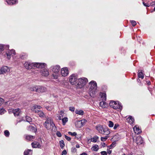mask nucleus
<instances>
[{
    "label": "nucleus",
    "instance_id": "1",
    "mask_svg": "<svg viewBox=\"0 0 155 155\" xmlns=\"http://www.w3.org/2000/svg\"><path fill=\"white\" fill-rule=\"evenodd\" d=\"M45 64L40 63H31L26 62L24 64V66L26 69H30L35 68L42 69L45 68Z\"/></svg>",
    "mask_w": 155,
    "mask_h": 155
},
{
    "label": "nucleus",
    "instance_id": "2",
    "mask_svg": "<svg viewBox=\"0 0 155 155\" xmlns=\"http://www.w3.org/2000/svg\"><path fill=\"white\" fill-rule=\"evenodd\" d=\"M44 125L47 130H51L54 131L57 130V127L51 117H46V120L44 123Z\"/></svg>",
    "mask_w": 155,
    "mask_h": 155
},
{
    "label": "nucleus",
    "instance_id": "3",
    "mask_svg": "<svg viewBox=\"0 0 155 155\" xmlns=\"http://www.w3.org/2000/svg\"><path fill=\"white\" fill-rule=\"evenodd\" d=\"M89 94L91 97H94L96 92L97 84L95 81H91L89 83Z\"/></svg>",
    "mask_w": 155,
    "mask_h": 155
},
{
    "label": "nucleus",
    "instance_id": "4",
    "mask_svg": "<svg viewBox=\"0 0 155 155\" xmlns=\"http://www.w3.org/2000/svg\"><path fill=\"white\" fill-rule=\"evenodd\" d=\"M88 82L87 79L85 78H78V80L77 84L75 85L77 88H81L85 86Z\"/></svg>",
    "mask_w": 155,
    "mask_h": 155
},
{
    "label": "nucleus",
    "instance_id": "5",
    "mask_svg": "<svg viewBox=\"0 0 155 155\" xmlns=\"http://www.w3.org/2000/svg\"><path fill=\"white\" fill-rule=\"evenodd\" d=\"M96 129L99 132L103 134L108 135L110 134V131L107 128H104L103 126L99 125L96 127Z\"/></svg>",
    "mask_w": 155,
    "mask_h": 155
},
{
    "label": "nucleus",
    "instance_id": "6",
    "mask_svg": "<svg viewBox=\"0 0 155 155\" xmlns=\"http://www.w3.org/2000/svg\"><path fill=\"white\" fill-rule=\"evenodd\" d=\"M109 105L111 107L114 109H119L121 110L122 108L121 103L119 101H111L109 103Z\"/></svg>",
    "mask_w": 155,
    "mask_h": 155
},
{
    "label": "nucleus",
    "instance_id": "7",
    "mask_svg": "<svg viewBox=\"0 0 155 155\" xmlns=\"http://www.w3.org/2000/svg\"><path fill=\"white\" fill-rule=\"evenodd\" d=\"M78 79L77 76L75 74H73L70 76L69 81L71 84L75 85Z\"/></svg>",
    "mask_w": 155,
    "mask_h": 155
},
{
    "label": "nucleus",
    "instance_id": "8",
    "mask_svg": "<svg viewBox=\"0 0 155 155\" xmlns=\"http://www.w3.org/2000/svg\"><path fill=\"white\" fill-rule=\"evenodd\" d=\"M15 54V51L14 49H12L11 50H7L5 54L7 55V58L9 60L10 59L11 56H14Z\"/></svg>",
    "mask_w": 155,
    "mask_h": 155
},
{
    "label": "nucleus",
    "instance_id": "9",
    "mask_svg": "<svg viewBox=\"0 0 155 155\" xmlns=\"http://www.w3.org/2000/svg\"><path fill=\"white\" fill-rule=\"evenodd\" d=\"M32 110L34 112L37 114L41 117H45V114L42 111L38 110H36V108L35 107L32 109Z\"/></svg>",
    "mask_w": 155,
    "mask_h": 155
},
{
    "label": "nucleus",
    "instance_id": "10",
    "mask_svg": "<svg viewBox=\"0 0 155 155\" xmlns=\"http://www.w3.org/2000/svg\"><path fill=\"white\" fill-rule=\"evenodd\" d=\"M61 72V75L63 77H65L68 74V70L67 68H62Z\"/></svg>",
    "mask_w": 155,
    "mask_h": 155
},
{
    "label": "nucleus",
    "instance_id": "11",
    "mask_svg": "<svg viewBox=\"0 0 155 155\" xmlns=\"http://www.w3.org/2000/svg\"><path fill=\"white\" fill-rule=\"evenodd\" d=\"M36 92L38 93H42L46 91L45 87L41 86H37Z\"/></svg>",
    "mask_w": 155,
    "mask_h": 155
},
{
    "label": "nucleus",
    "instance_id": "12",
    "mask_svg": "<svg viewBox=\"0 0 155 155\" xmlns=\"http://www.w3.org/2000/svg\"><path fill=\"white\" fill-rule=\"evenodd\" d=\"M51 69L55 73H58L60 70V67L59 65H56L55 66H52L51 68Z\"/></svg>",
    "mask_w": 155,
    "mask_h": 155
},
{
    "label": "nucleus",
    "instance_id": "13",
    "mask_svg": "<svg viewBox=\"0 0 155 155\" xmlns=\"http://www.w3.org/2000/svg\"><path fill=\"white\" fill-rule=\"evenodd\" d=\"M45 67L46 66H45L44 69L41 70V74L42 76L47 77L49 74V72L48 71L47 69L45 68ZM43 69H44V68H43ZM42 69H43V68Z\"/></svg>",
    "mask_w": 155,
    "mask_h": 155
},
{
    "label": "nucleus",
    "instance_id": "14",
    "mask_svg": "<svg viewBox=\"0 0 155 155\" xmlns=\"http://www.w3.org/2000/svg\"><path fill=\"white\" fill-rule=\"evenodd\" d=\"M136 142L137 144L140 145L143 143V140L140 136H139L137 137L136 140Z\"/></svg>",
    "mask_w": 155,
    "mask_h": 155
},
{
    "label": "nucleus",
    "instance_id": "15",
    "mask_svg": "<svg viewBox=\"0 0 155 155\" xmlns=\"http://www.w3.org/2000/svg\"><path fill=\"white\" fill-rule=\"evenodd\" d=\"M31 145L32 147L34 148H40L41 146L40 143L36 141L32 142Z\"/></svg>",
    "mask_w": 155,
    "mask_h": 155
},
{
    "label": "nucleus",
    "instance_id": "16",
    "mask_svg": "<svg viewBox=\"0 0 155 155\" xmlns=\"http://www.w3.org/2000/svg\"><path fill=\"white\" fill-rule=\"evenodd\" d=\"M134 130L135 134H138L142 132L141 130L140 129L139 127L137 125H136L133 128Z\"/></svg>",
    "mask_w": 155,
    "mask_h": 155
},
{
    "label": "nucleus",
    "instance_id": "17",
    "mask_svg": "<svg viewBox=\"0 0 155 155\" xmlns=\"http://www.w3.org/2000/svg\"><path fill=\"white\" fill-rule=\"evenodd\" d=\"M1 70L2 72V74H4L10 71L9 68L7 66H5L1 68Z\"/></svg>",
    "mask_w": 155,
    "mask_h": 155
},
{
    "label": "nucleus",
    "instance_id": "18",
    "mask_svg": "<svg viewBox=\"0 0 155 155\" xmlns=\"http://www.w3.org/2000/svg\"><path fill=\"white\" fill-rule=\"evenodd\" d=\"M12 112L15 117H18L19 115L20 110L19 108L13 110Z\"/></svg>",
    "mask_w": 155,
    "mask_h": 155
},
{
    "label": "nucleus",
    "instance_id": "19",
    "mask_svg": "<svg viewBox=\"0 0 155 155\" xmlns=\"http://www.w3.org/2000/svg\"><path fill=\"white\" fill-rule=\"evenodd\" d=\"M8 4L9 5H12L17 3V0H5Z\"/></svg>",
    "mask_w": 155,
    "mask_h": 155
},
{
    "label": "nucleus",
    "instance_id": "20",
    "mask_svg": "<svg viewBox=\"0 0 155 155\" xmlns=\"http://www.w3.org/2000/svg\"><path fill=\"white\" fill-rule=\"evenodd\" d=\"M9 48V45H0V52L2 51L4 49L8 50Z\"/></svg>",
    "mask_w": 155,
    "mask_h": 155
},
{
    "label": "nucleus",
    "instance_id": "21",
    "mask_svg": "<svg viewBox=\"0 0 155 155\" xmlns=\"http://www.w3.org/2000/svg\"><path fill=\"white\" fill-rule=\"evenodd\" d=\"M105 101H102L100 103V106L102 108H106L108 106L107 104Z\"/></svg>",
    "mask_w": 155,
    "mask_h": 155
},
{
    "label": "nucleus",
    "instance_id": "22",
    "mask_svg": "<svg viewBox=\"0 0 155 155\" xmlns=\"http://www.w3.org/2000/svg\"><path fill=\"white\" fill-rule=\"evenodd\" d=\"M138 76L139 78L143 79L144 78V74L143 71L142 70H140L138 72Z\"/></svg>",
    "mask_w": 155,
    "mask_h": 155
},
{
    "label": "nucleus",
    "instance_id": "23",
    "mask_svg": "<svg viewBox=\"0 0 155 155\" xmlns=\"http://www.w3.org/2000/svg\"><path fill=\"white\" fill-rule=\"evenodd\" d=\"M102 101H106V94L104 93H101L100 94Z\"/></svg>",
    "mask_w": 155,
    "mask_h": 155
},
{
    "label": "nucleus",
    "instance_id": "24",
    "mask_svg": "<svg viewBox=\"0 0 155 155\" xmlns=\"http://www.w3.org/2000/svg\"><path fill=\"white\" fill-rule=\"evenodd\" d=\"M128 122L130 124H133L134 121V119L131 116H130L127 119Z\"/></svg>",
    "mask_w": 155,
    "mask_h": 155
},
{
    "label": "nucleus",
    "instance_id": "25",
    "mask_svg": "<svg viewBox=\"0 0 155 155\" xmlns=\"http://www.w3.org/2000/svg\"><path fill=\"white\" fill-rule=\"evenodd\" d=\"M34 138H35L34 136L30 135H26L25 137L26 140L29 141H32Z\"/></svg>",
    "mask_w": 155,
    "mask_h": 155
},
{
    "label": "nucleus",
    "instance_id": "26",
    "mask_svg": "<svg viewBox=\"0 0 155 155\" xmlns=\"http://www.w3.org/2000/svg\"><path fill=\"white\" fill-rule=\"evenodd\" d=\"M98 149V146L96 144L93 146L91 148L92 150L94 151H97Z\"/></svg>",
    "mask_w": 155,
    "mask_h": 155
},
{
    "label": "nucleus",
    "instance_id": "27",
    "mask_svg": "<svg viewBox=\"0 0 155 155\" xmlns=\"http://www.w3.org/2000/svg\"><path fill=\"white\" fill-rule=\"evenodd\" d=\"M75 113L76 114L80 115H83L84 114L83 110H76L75 111Z\"/></svg>",
    "mask_w": 155,
    "mask_h": 155
},
{
    "label": "nucleus",
    "instance_id": "28",
    "mask_svg": "<svg viewBox=\"0 0 155 155\" xmlns=\"http://www.w3.org/2000/svg\"><path fill=\"white\" fill-rule=\"evenodd\" d=\"M32 154V151L31 150H25L24 152V155H31Z\"/></svg>",
    "mask_w": 155,
    "mask_h": 155
},
{
    "label": "nucleus",
    "instance_id": "29",
    "mask_svg": "<svg viewBox=\"0 0 155 155\" xmlns=\"http://www.w3.org/2000/svg\"><path fill=\"white\" fill-rule=\"evenodd\" d=\"M75 125L76 127L78 128H81L82 127L80 120L77 121L75 123Z\"/></svg>",
    "mask_w": 155,
    "mask_h": 155
},
{
    "label": "nucleus",
    "instance_id": "30",
    "mask_svg": "<svg viewBox=\"0 0 155 155\" xmlns=\"http://www.w3.org/2000/svg\"><path fill=\"white\" fill-rule=\"evenodd\" d=\"M99 138L97 136H94L91 139V141L95 143L97 142V140Z\"/></svg>",
    "mask_w": 155,
    "mask_h": 155
},
{
    "label": "nucleus",
    "instance_id": "31",
    "mask_svg": "<svg viewBox=\"0 0 155 155\" xmlns=\"http://www.w3.org/2000/svg\"><path fill=\"white\" fill-rule=\"evenodd\" d=\"M37 86H32L29 89L30 91H35L36 92V91H37Z\"/></svg>",
    "mask_w": 155,
    "mask_h": 155
},
{
    "label": "nucleus",
    "instance_id": "32",
    "mask_svg": "<svg viewBox=\"0 0 155 155\" xmlns=\"http://www.w3.org/2000/svg\"><path fill=\"white\" fill-rule=\"evenodd\" d=\"M6 112V110L3 107L0 108V115L4 114Z\"/></svg>",
    "mask_w": 155,
    "mask_h": 155
},
{
    "label": "nucleus",
    "instance_id": "33",
    "mask_svg": "<svg viewBox=\"0 0 155 155\" xmlns=\"http://www.w3.org/2000/svg\"><path fill=\"white\" fill-rule=\"evenodd\" d=\"M62 122L63 125H64L68 121V118L66 117H65L62 119Z\"/></svg>",
    "mask_w": 155,
    "mask_h": 155
},
{
    "label": "nucleus",
    "instance_id": "34",
    "mask_svg": "<svg viewBox=\"0 0 155 155\" xmlns=\"http://www.w3.org/2000/svg\"><path fill=\"white\" fill-rule=\"evenodd\" d=\"M59 143L62 149H63L65 145L64 141L63 140H61L60 141Z\"/></svg>",
    "mask_w": 155,
    "mask_h": 155
},
{
    "label": "nucleus",
    "instance_id": "35",
    "mask_svg": "<svg viewBox=\"0 0 155 155\" xmlns=\"http://www.w3.org/2000/svg\"><path fill=\"white\" fill-rule=\"evenodd\" d=\"M27 56V55L23 53L21 56L20 58L22 59H24L26 58Z\"/></svg>",
    "mask_w": 155,
    "mask_h": 155
},
{
    "label": "nucleus",
    "instance_id": "36",
    "mask_svg": "<svg viewBox=\"0 0 155 155\" xmlns=\"http://www.w3.org/2000/svg\"><path fill=\"white\" fill-rule=\"evenodd\" d=\"M115 142H113L110 145L108 146V148L109 149H111L113 147H114L115 146Z\"/></svg>",
    "mask_w": 155,
    "mask_h": 155
},
{
    "label": "nucleus",
    "instance_id": "37",
    "mask_svg": "<svg viewBox=\"0 0 155 155\" xmlns=\"http://www.w3.org/2000/svg\"><path fill=\"white\" fill-rule=\"evenodd\" d=\"M5 135L7 137H8L9 136L10 133L8 131V130H5L4 131Z\"/></svg>",
    "mask_w": 155,
    "mask_h": 155
},
{
    "label": "nucleus",
    "instance_id": "38",
    "mask_svg": "<svg viewBox=\"0 0 155 155\" xmlns=\"http://www.w3.org/2000/svg\"><path fill=\"white\" fill-rule=\"evenodd\" d=\"M114 123H113L111 121H109V124L108 126L109 127H113L114 126Z\"/></svg>",
    "mask_w": 155,
    "mask_h": 155
},
{
    "label": "nucleus",
    "instance_id": "39",
    "mask_svg": "<svg viewBox=\"0 0 155 155\" xmlns=\"http://www.w3.org/2000/svg\"><path fill=\"white\" fill-rule=\"evenodd\" d=\"M26 121L28 122H30L31 121V118L27 116L26 117Z\"/></svg>",
    "mask_w": 155,
    "mask_h": 155
},
{
    "label": "nucleus",
    "instance_id": "40",
    "mask_svg": "<svg viewBox=\"0 0 155 155\" xmlns=\"http://www.w3.org/2000/svg\"><path fill=\"white\" fill-rule=\"evenodd\" d=\"M108 138L107 136H106L105 137H101V140L102 141H105Z\"/></svg>",
    "mask_w": 155,
    "mask_h": 155
},
{
    "label": "nucleus",
    "instance_id": "41",
    "mask_svg": "<svg viewBox=\"0 0 155 155\" xmlns=\"http://www.w3.org/2000/svg\"><path fill=\"white\" fill-rule=\"evenodd\" d=\"M131 22V24L133 26H135L137 24L136 22L134 20H131L130 21Z\"/></svg>",
    "mask_w": 155,
    "mask_h": 155
},
{
    "label": "nucleus",
    "instance_id": "42",
    "mask_svg": "<svg viewBox=\"0 0 155 155\" xmlns=\"http://www.w3.org/2000/svg\"><path fill=\"white\" fill-rule=\"evenodd\" d=\"M68 133L69 134L72 136H75L77 135V133L75 132L72 133L71 132H69Z\"/></svg>",
    "mask_w": 155,
    "mask_h": 155
},
{
    "label": "nucleus",
    "instance_id": "43",
    "mask_svg": "<svg viewBox=\"0 0 155 155\" xmlns=\"http://www.w3.org/2000/svg\"><path fill=\"white\" fill-rule=\"evenodd\" d=\"M80 121H81V125H82V126L87 122V120H82Z\"/></svg>",
    "mask_w": 155,
    "mask_h": 155
},
{
    "label": "nucleus",
    "instance_id": "44",
    "mask_svg": "<svg viewBox=\"0 0 155 155\" xmlns=\"http://www.w3.org/2000/svg\"><path fill=\"white\" fill-rule=\"evenodd\" d=\"M58 73H55V74H53L52 76L54 79H57L58 78Z\"/></svg>",
    "mask_w": 155,
    "mask_h": 155
},
{
    "label": "nucleus",
    "instance_id": "45",
    "mask_svg": "<svg viewBox=\"0 0 155 155\" xmlns=\"http://www.w3.org/2000/svg\"><path fill=\"white\" fill-rule=\"evenodd\" d=\"M4 101V100L3 98L0 97V106H1L3 104Z\"/></svg>",
    "mask_w": 155,
    "mask_h": 155
},
{
    "label": "nucleus",
    "instance_id": "46",
    "mask_svg": "<svg viewBox=\"0 0 155 155\" xmlns=\"http://www.w3.org/2000/svg\"><path fill=\"white\" fill-rule=\"evenodd\" d=\"M56 135L58 137H60L61 136V134L59 131H57L56 133Z\"/></svg>",
    "mask_w": 155,
    "mask_h": 155
},
{
    "label": "nucleus",
    "instance_id": "47",
    "mask_svg": "<svg viewBox=\"0 0 155 155\" xmlns=\"http://www.w3.org/2000/svg\"><path fill=\"white\" fill-rule=\"evenodd\" d=\"M69 109L70 111L74 112V111L75 108L74 107H70L69 108Z\"/></svg>",
    "mask_w": 155,
    "mask_h": 155
},
{
    "label": "nucleus",
    "instance_id": "48",
    "mask_svg": "<svg viewBox=\"0 0 155 155\" xmlns=\"http://www.w3.org/2000/svg\"><path fill=\"white\" fill-rule=\"evenodd\" d=\"M65 138L68 141H70L71 140V138L67 136L66 135H64Z\"/></svg>",
    "mask_w": 155,
    "mask_h": 155
},
{
    "label": "nucleus",
    "instance_id": "49",
    "mask_svg": "<svg viewBox=\"0 0 155 155\" xmlns=\"http://www.w3.org/2000/svg\"><path fill=\"white\" fill-rule=\"evenodd\" d=\"M143 4L145 6L148 7L150 6V4L149 3H146L145 2H143Z\"/></svg>",
    "mask_w": 155,
    "mask_h": 155
},
{
    "label": "nucleus",
    "instance_id": "50",
    "mask_svg": "<svg viewBox=\"0 0 155 155\" xmlns=\"http://www.w3.org/2000/svg\"><path fill=\"white\" fill-rule=\"evenodd\" d=\"M101 155H107V153L105 151H102L101 152Z\"/></svg>",
    "mask_w": 155,
    "mask_h": 155
},
{
    "label": "nucleus",
    "instance_id": "51",
    "mask_svg": "<svg viewBox=\"0 0 155 155\" xmlns=\"http://www.w3.org/2000/svg\"><path fill=\"white\" fill-rule=\"evenodd\" d=\"M119 126V125L117 124H115L114 127V130H116L117 128Z\"/></svg>",
    "mask_w": 155,
    "mask_h": 155
},
{
    "label": "nucleus",
    "instance_id": "52",
    "mask_svg": "<svg viewBox=\"0 0 155 155\" xmlns=\"http://www.w3.org/2000/svg\"><path fill=\"white\" fill-rule=\"evenodd\" d=\"M34 107V108H35V107L36 108V110H37V109H40L41 108V106L38 105H36L35 107Z\"/></svg>",
    "mask_w": 155,
    "mask_h": 155
},
{
    "label": "nucleus",
    "instance_id": "53",
    "mask_svg": "<svg viewBox=\"0 0 155 155\" xmlns=\"http://www.w3.org/2000/svg\"><path fill=\"white\" fill-rule=\"evenodd\" d=\"M67 152L65 150H64L61 153V155H63L64 154L65 155L67 154Z\"/></svg>",
    "mask_w": 155,
    "mask_h": 155
},
{
    "label": "nucleus",
    "instance_id": "54",
    "mask_svg": "<svg viewBox=\"0 0 155 155\" xmlns=\"http://www.w3.org/2000/svg\"><path fill=\"white\" fill-rule=\"evenodd\" d=\"M23 120H16V122L15 124V125H16L18 123L20 122L21 121H22Z\"/></svg>",
    "mask_w": 155,
    "mask_h": 155
},
{
    "label": "nucleus",
    "instance_id": "55",
    "mask_svg": "<svg viewBox=\"0 0 155 155\" xmlns=\"http://www.w3.org/2000/svg\"><path fill=\"white\" fill-rule=\"evenodd\" d=\"M110 149H107V153L108 154H110L111 153V152H112L111 150H110Z\"/></svg>",
    "mask_w": 155,
    "mask_h": 155
},
{
    "label": "nucleus",
    "instance_id": "56",
    "mask_svg": "<svg viewBox=\"0 0 155 155\" xmlns=\"http://www.w3.org/2000/svg\"><path fill=\"white\" fill-rule=\"evenodd\" d=\"M146 82L147 85H150V82L149 81H146Z\"/></svg>",
    "mask_w": 155,
    "mask_h": 155
},
{
    "label": "nucleus",
    "instance_id": "57",
    "mask_svg": "<svg viewBox=\"0 0 155 155\" xmlns=\"http://www.w3.org/2000/svg\"><path fill=\"white\" fill-rule=\"evenodd\" d=\"M29 128H30V129H35V127H32V126H29Z\"/></svg>",
    "mask_w": 155,
    "mask_h": 155
},
{
    "label": "nucleus",
    "instance_id": "58",
    "mask_svg": "<svg viewBox=\"0 0 155 155\" xmlns=\"http://www.w3.org/2000/svg\"><path fill=\"white\" fill-rule=\"evenodd\" d=\"M76 147L77 148H79L80 147V146L78 144H77L76 145Z\"/></svg>",
    "mask_w": 155,
    "mask_h": 155
},
{
    "label": "nucleus",
    "instance_id": "59",
    "mask_svg": "<svg viewBox=\"0 0 155 155\" xmlns=\"http://www.w3.org/2000/svg\"><path fill=\"white\" fill-rule=\"evenodd\" d=\"M72 149L73 151H75L76 150V149L75 147L72 148Z\"/></svg>",
    "mask_w": 155,
    "mask_h": 155
},
{
    "label": "nucleus",
    "instance_id": "60",
    "mask_svg": "<svg viewBox=\"0 0 155 155\" xmlns=\"http://www.w3.org/2000/svg\"><path fill=\"white\" fill-rule=\"evenodd\" d=\"M81 155H87V154L85 153H83Z\"/></svg>",
    "mask_w": 155,
    "mask_h": 155
},
{
    "label": "nucleus",
    "instance_id": "61",
    "mask_svg": "<svg viewBox=\"0 0 155 155\" xmlns=\"http://www.w3.org/2000/svg\"><path fill=\"white\" fill-rule=\"evenodd\" d=\"M58 119L59 120H61V117L60 116H58Z\"/></svg>",
    "mask_w": 155,
    "mask_h": 155
},
{
    "label": "nucleus",
    "instance_id": "62",
    "mask_svg": "<svg viewBox=\"0 0 155 155\" xmlns=\"http://www.w3.org/2000/svg\"><path fill=\"white\" fill-rule=\"evenodd\" d=\"M155 5V2H153L152 3L151 5Z\"/></svg>",
    "mask_w": 155,
    "mask_h": 155
},
{
    "label": "nucleus",
    "instance_id": "63",
    "mask_svg": "<svg viewBox=\"0 0 155 155\" xmlns=\"http://www.w3.org/2000/svg\"><path fill=\"white\" fill-rule=\"evenodd\" d=\"M103 145H102V146L103 147H105V143H103Z\"/></svg>",
    "mask_w": 155,
    "mask_h": 155
},
{
    "label": "nucleus",
    "instance_id": "64",
    "mask_svg": "<svg viewBox=\"0 0 155 155\" xmlns=\"http://www.w3.org/2000/svg\"><path fill=\"white\" fill-rule=\"evenodd\" d=\"M2 74V72H1V69H0V74Z\"/></svg>",
    "mask_w": 155,
    "mask_h": 155
}]
</instances>
